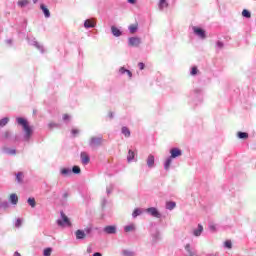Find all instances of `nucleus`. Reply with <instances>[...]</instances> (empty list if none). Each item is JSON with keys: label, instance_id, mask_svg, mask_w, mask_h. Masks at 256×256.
<instances>
[{"label": "nucleus", "instance_id": "obj_59", "mask_svg": "<svg viewBox=\"0 0 256 256\" xmlns=\"http://www.w3.org/2000/svg\"><path fill=\"white\" fill-rule=\"evenodd\" d=\"M93 256H103V254H101L100 252H96L93 254Z\"/></svg>", "mask_w": 256, "mask_h": 256}, {"label": "nucleus", "instance_id": "obj_55", "mask_svg": "<svg viewBox=\"0 0 256 256\" xmlns=\"http://www.w3.org/2000/svg\"><path fill=\"white\" fill-rule=\"evenodd\" d=\"M108 117H109L110 119H113V117H115V114H114L113 112H109V113H108Z\"/></svg>", "mask_w": 256, "mask_h": 256}, {"label": "nucleus", "instance_id": "obj_29", "mask_svg": "<svg viewBox=\"0 0 256 256\" xmlns=\"http://www.w3.org/2000/svg\"><path fill=\"white\" fill-rule=\"evenodd\" d=\"M158 7H159L160 11H163V9L169 7V3H167V0H160Z\"/></svg>", "mask_w": 256, "mask_h": 256}, {"label": "nucleus", "instance_id": "obj_2", "mask_svg": "<svg viewBox=\"0 0 256 256\" xmlns=\"http://www.w3.org/2000/svg\"><path fill=\"white\" fill-rule=\"evenodd\" d=\"M2 141H8V143H17L19 141V136L13 134V132L6 130L1 134Z\"/></svg>", "mask_w": 256, "mask_h": 256}, {"label": "nucleus", "instance_id": "obj_61", "mask_svg": "<svg viewBox=\"0 0 256 256\" xmlns=\"http://www.w3.org/2000/svg\"><path fill=\"white\" fill-rule=\"evenodd\" d=\"M14 256H21V253H19V252L16 251V252L14 253Z\"/></svg>", "mask_w": 256, "mask_h": 256}, {"label": "nucleus", "instance_id": "obj_56", "mask_svg": "<svg viewBox=\"0 0 256 256\" xmlns=\"http://www.w3.org/2000/svg\"><path fill=\"white\" fill-rule=\"evenodd\" d=\"M128 3H130V5H135V3H137V0H128Z\"/></svg>", "mask_w": 256, "mask_h": 256}, {"label": "nucleus", "instance_id": "obj_48", "mask_svg": "<svg viewBox=\"0 0 256 256\" xmlns=\"http://www.w3.org/2000/svg\"><path fill=\"white\" fill-rule=\"evenodd\" d=\"M122 254L123 256H133V252L129 250H123Z\"/></svg>", "mask_w": 256, "mask_h": 256}, {"label": "nucleus", "instance_id": "obj_26", "mask_svg": "<svg viewBox=\"0 0 256 256\" xmlns=\"http://www.w3.org/2000/svg\"><path fill=\"white\" fill-rule=\"evenodd\" d=\"M121 133L122 135H124V137H127V138L131 137V130H129L127 126H123L121 128Z\"/></svg>", "mask_w": 256, "mask_h": 256}, {"label": "nucleus", "instance_id": "obj_12", "mask_svg": "<svg viewBox=\"0 0 256 256\" xmlns=\"http://www.w3.org/2000/svg\"><path fill=\"white\" fill-rule=\"evenodd\" d=\"M2 153L4 155L15 156V155H17V149L10 148V147H7V146H3L2 147Z\"/></svg>", "mask_w": 256, "mask_h": 256}, {"label": "nucleus", "instance_id": "obj_27", "mask_svg": "<svg viewBox=\"0 0 256 256\" xmlns=\"http://www.w3.org/2000/svg\"><path fill=\"white\" fill-rule=\"evenodd\" d=\"M75 236H76V239L81 240V239H85L86 234H85V231L83 230H77L75 232Z\"/></svg>", "mask_w": 256, "mask_h": 256}, {"label": "nucleus", "instance_id": "obj_46", "mask_svg": "<svg viewBox=\"0 0 256 256\" xmlns=\"http://www.w3.org/2000/svg\"><path fill=\"white\" fill-rule=\"evenodd\" d=\"M185 250L187 251V253L189 254V255H193V251L191 250V245L190 244H187L186 246H185Z\"/></svg>", "mask_w": 256, "mask_h": 256}, {"label": "nucleus", "instance_id": "obj_15", "mask_svg": "<svg viewBox=\"0 0 256 256\" xmlns=\"http://www.w3.org/2000/svg\"><path fill=\"white\" fill-rule=\"evenodd\" d=\"M152 237V243L155 244L161 240V233L159 230H154V232L151 233Z\"/></svg>", "mask_w": 256, "mask_h": 256}, {"label": "nucleus", "instance_id": "obj_58", "mask_svg": "<svg viewBox=\"0 0 256 256\" xmlns=\"http://www.w3.org/2000/svg\"><path fill=\"white\" fill-rule=\"evenodd\" d=\"M106 204H107V199L104 198V199L102 200V207H105Z\"/></svg>", "mask_w": 256, "mask_h": 256}, {"label": "nucleus", "instance_id": "obj_1", "mask_svg": "<svg viewBox=\"0 0 256 256\" xmlns=\"http://www.w3.org/2000/svg\"><path fill=\"white\" fill-rule=\"evenodd\" d=\"M16 121L23 129V141H25V143H29V141H31V137H33V128L29 126V122L25 118L18 117L16 118Z\"/></svg>", "mask_w": 256, "mask_h": 256}, {"label": "nucleus", "instance_id": "obj_53", "mask_svg": "<svg viewBox=\"0 0 256 256\" xmlns=\"http://www.w3.org/2000/svg\"><path fill=\"white\" fill-rule=\"evenodd\" d=\"M91 231H93V229H91V228H86V229L84 230V233H87V234L89 235V233H91Z\"/></svg>", "mask_w": 256, "mask_h": 256}, {"label": "nucleus", "instance_id": "obj_19", "mask_svg": "<svg viewBox=\"0 0 256 256\" xmlns=\"http://www.w3.org/2000/svg\"><path fill=\"white\" fill-rule=\"evenodd\" d=\"M40 9L43 12L46 19H49V17H51V12L47 9V6H45V4H41Z\"/></svg>", "mask_w": 256, "mask_h": 256}, {"label": "nucleus", "instance_id": "obj_11", "mask_svg": "<svg viewBox=\"0 0 256 256\" xmlns=\"http://www.w3.org/2000/svg\"><path fill=\"white\" fill-rule=\"evenodd\" d=\"M169 153L172 159H177V157H181V155H183V151L177 147L171 148Z\"/></svg>", "mask_w": 256, "mask_h": 256}, {"label": "nucleus", "instance_id": "obj_49", "mask_svg": "<svg viewBox=\"0 0 256 256\" xmlns=\"http://www.w3.org/2000/svg\"><path fill=\"white\" fill-rule=\"evenodd\" d=\"M138 67H139L140 71H143V69H145V63L139 62Z\"/></svg>", "mask_w": 256, "mask_h": 256}, {"label": "nucleus", "instance_id": "obj_34", "mask_svg": "<svg viewBox=\"0 0 256 256\" xmlns=\"http://www.w3.org/2000/svg\"><path fill=\"white\" fill-rule=\"evenodd\" d=\"M124 231L126 233H131V231H135V225L133 224H130V225H127L124 227Z\"/></svg>", "mask_w": 256, "mask_h": 256}, {"label": "nucleus", "instance_id": "obj_33", "mask_svg": "<svg viewBox=\"0 0 256 256\" xmlns=\"http://www.w3.org/2000/svg\"><path fill=\"white\" fill-rule=\"evenodd\" d=\"M237 137L238 139H249V134L247 132H238Z\"/></svg>", "mask_w": 256, "mask_h": 256}, {"label": "nucleus", "instance_id": "obj_16", "mask_svg": "<svg viewBox=\"0 0 256 256\" xmlns=\"http://www.w3.org/2000/svg\"><path fill=\"white\" fill-rule=\"evenodd\" d=\"M80 159L83 165H88V163L91 161L89 154H87L86 152H81Z\"/></svg>", "mask_w": 256, "mask_h": 256}, {"label": "nucleus", "instance_id": "obj_13", "mask_svg": "<svg viewBox=\"0 0 256 256\" xmlns=\"http://www.w3.org/2000/svg\"><path fill=\"white\" fill-rule=\"evenodd\" d=\"M84 27L85 29H93L97 27V22H95V18L85 20Z\"/></svg>", "mask_w": 256, "mask_h": 256}, {"label": "nucleus", "instance_id": "obj_54", "mask_svg": "<svg viewBox=\"0 0 256 256\" xmlns=\"http://www.w3.org/2000/svg\"><path fill=\"white\" fill-rule=\"evenodd\" d=\"M87 253H93V247L88 246L87 247Z\"/></svg>", "mask_w": 256, "mask_h": 256}, {"label": "nucleus", "instance_id": "obj_37", "mask_svg": "<svg viewBox=\"0 0 256 256\" xmlns=\"http://www.w3.org/2000/svg\"><path fill=\"white\" fill-rule=\"evenodd\" d=\"M224 247L225 249H233V242H231V240H226L224 242Z\"/></svg>", "mask_w": 256, "mask_h": 256}, {"label": "nucleus", "instance_id": "obj_62", "mask_svg": "<svg viewBox=\"0 0 256 256\" xmlns=\"http://www.w3.org/2000/svg\"><path fill=\"white\" fill-rule=\"evenodd\" d=\"M38 0H33V3H37Z\"/></svg>", "mask_w": 256, "mask_h": 256}, {"label": "nucleus", "instance_id": "obj_57", "mask_svg": "<svg viewBox=\"0 0 256 256\" xmlns=\"http://www.w3.org/2000/svg\"><path fill=\"white\" fill-rule=\"evenodd\" d=\"M111 191H112V189L111 188H106V193H107V195H111Z\"/></svg>", "mask_w": 256, "mask_h": 256}, {"label": "nucleus", "instance_id": "obj_36", "mask_svg": "<svg viewBox=\"0 0 256 256\" xmlns=\"http://www.w3.org/2000/svg\"><path fill=\"white\" fill-rule=\"evenodd\" d=\"M51 253H53V248L51 247L45 248L43 251V256H51Z\"/></svg>", "mask_w": 256, "mask_h": 256}, {"label": "nucleus", "instance_id": "obj_24", "mask_svg": "<svg viewBox=\"0 0 256 256\" xmlns=\"http://www.w3.org/2000/svg\"><path fill=\"white\" fill-rule=\"evenodd\" d=\"M135 161V152L133 150L128 151L127 162L133 163Z\"/></svg>", "mask_w": 256, "mask_h": 256}, {"label": "nucleus", "instance_id": "obj_30", "mask_svg": "<svg viewBox=\"0 0 256 256\" xmlns=\"http://www.w3.org/2000/svg\"><path fill=\"white\" fill-rule=\"evenodd\" d=\"M199 73H201L199 71V68H197V66H193L191 69H190V75L191 77H197V75H199Z\"/></svg>", "mask_w": 256, "mask_h": 256}, {"label": "nucleus", "instance_id": "obj_41", "mask_svg": "<svg viewBox=\"0 0 256 256\" xmlns=\"http://www.w3.org/2000/svg\"><path fill=\"white\" fill-rule=\"evenodd\" d=\"M7 123H9V118L8 117L2 118L0 120V127H5V125H7Z\"/></svg>", "mask_w": 256, "mask_h": 256}, {"label": "nucleus", "instance_id": "obj_23", "mask_svg": "<svg viewBox=\"0 0 256 256\" xmlns=\"http://www.w3.org/2000/svg\"><path fill=\"white\" fill-rule=\"evenodd\" d=\"M72 171L71 168H61L60 169V175H62V177H69V175H71Z\"/></svg>", "mask_w": 256, "mask_h": 256}, {"label": "nucleus", "instance_id": "obj_10", "mask_svg": "<svg viewBox=\"0 0 256 256\" xmlns=\"http://www.w3.org/2000/svg\"><path fill=\"white\" fill-rule=\"evenodd\" d=\"M129 47H139L141 45V38L139 37H130L128 38Z\"/></svg>", "mask_w": 256, "mask_h": 256}, {"label": "nucleus", "instance_id": "obj_22", "mask_svg": "<svg viewBox=\"0 0 256 256\" xmlns=\"http://www.w3.org/2000/svg\"><path fill=\"white\" fill-rule=\"evenodd\" d=\"M171 163H173V158L171 156H169L165 162H164V169L165 171H169L170 167H171Z\"/></svg>", "mask_w": 256, "mask_h": 256}, {"label": "nucleus", "instance_id": "obj_32", "mask_svg": "<svg viewBox=\"0 0 256 256\" xmlns=\"http://www.w3.org/2000/svg\"><path fill=\"white\" fill-rule=\"evenodd\" d=\"M223 47H225V43H223L222 41L218 40L215 44V49L216 51H221V49H223Z\"/></svg>", "mask_w": 256, "mask_h": 256}, {"label": "nucleus", "instance_id": "obj_18", "mask_svg": "<svg viewBox=\"0 0 256 256\" xmlns=\"http://www.w3.org/2000/svg\"><path fill=\"white\" fill-rule=\"evenodd\" d=\"M111 33L114 37H121L123 32L116 26H111Z\"/></svg>", "mask_w": 256, "mask_h": 256}, {"label": "nucleus", "instance_id": "obj_42", "mask_svg": "<svg viewBox=\"0 0 256 256\" xmlns=\"http://www.w3.org/2000/svg\"><path fill=\"white\" fill-rule=\"evenodd\" d=\"M14 225H15L16 229H19L21 227V225H23V220H21V218H17Z\"/></svg>", "mask_w": 256, "mask_h": 256}, {"label": "nucleus", "instance_id": "obj_52", "mask_svg": "<svg viewBox=\"0 0 256 256\" xmlns=\"http://www.w3.org/2000/svg\"><path fill=\"white\" fill-rule=\"evenodd\" d=\"M64 201H67V198L69 197V193L65 192L63 195H62Z\"/></svg>", "mask_w": 256, "mask_h": 256}, {"label": "nucleus", "instance_id": "obj_38", "mask_svg": "<svg viewBox=\"0 0 256 256\" xmlns=\"http://www.w3.org/2000/svg\"><path fill=\"white\" fill-rule=\"evenodd\" d=\"M71 171L74 175H79V173H81V168L79 166H73Z\"/></svg>", "mask_w": 256, "mask_h": 256}, {"label": "nucleus", "instance_id": "obj_44", "mask_svg": "<svg viewBox=\"0 0 256 256\" xmlns=\"http://www.w3.org/2000/svg\"><path fill=\"white\" fill-rule=\"evenodd\" d=\"M130 33H137V25L129 26Z\"/></svg>", "mask_w": 256, "mask_h": 256}, {"label": "nucleus", "instance_id": "obj_40", "mask_svg": "<svg viewBox=\"0 0 256 256\" xmlns=\"http://www.w3.org/2000/svg\"><path fill=\"white\" fill-rule=\"evenodd\" d=\"M242 15L246 18V19H251V12H249V10L244 9L242 11Z\"/></svg>", "mask_w": 256, "mask_h": 256}, {"label": "nucleus", "instance_id": "obj_31", "mask_svg": "<svg viewBox=\"0 0 256 256\" xmlns=\"http://www.w3.org/2000/svg\"><path fill=\"white\" fill-rule=\"evenodd\" d=\"M175 207H177V203L173 201L166 202V209H168V211H173Z\"/></svg>", "mask_w": 256, "mask_h": 256}, {"label": "nucleus", "instance_id": "obj_28", "mask_svg": "<svg viewBox=\"0 0 256 256\" xmlns=\"http://www.w3.org/2000/svg\"><path fill=\"white\" fill-rule=\"evenodd\" d=\"M139 215H143V209H141V208L134 209V211L132 213L133 219H137V217H139Z\"/></svg>", "mask_w": 256, "mask_h": 256}, {"label": "nucleus", "instance_id": "obj_21", "mask_svg": "<svg viewBox=\"0 0 256 256\" xmlns=\"http://www.w3.org/2000/svg\"><path fill=\"white\" fill-rule=\"evenodd\" d=\"M201 233H203V225L198 224V227L193 230L194 237H201Z\"/></svg>", "mask_w": 256, "mask_h": 256}, {"label": "nucleus", "instance_id": "obj_7", "mask_svg": "<svg viewBox=\"0 0 256 256\" xmlns=\"http://www.w3.org/2000/svg\"><path fill=\"white\" fill-rule=\"evenodd\" d=\"M27 41H28L29 45H32L33 47L38 49V51H40V53H45V48H43V45H41L39 42H37V39H35L34 37H28Z\"/></svg>", "mask_w": 256, "mask_h": 256}, {"label": "nucleus", "instance_id": "obj_8", "mask_svg": "<svg viewBox=\"0 0 256 256\" xmlns=\"http://www.w3.org/2000/svg\"><path fill=\"white\" fill-rule=\"evenodd\" d=\"M145 211L146 213H148V215H151V217H155L156 219H161V217H163V215H161V212H159V210L155 207H150Z\"/></svg>", "mask_w": 256, "mask_h": 256}, {"label": "nucleus", "instance_id": "obj_20", "mask_svg": "<svg viewBox=\"0 0 256 256\" xmlns=\"http://www.w3.org/2000/svg\"><path fill=\"white\" fill-rule=\"evenodd\" d=\"M119 74L120 75H125L126 74V75H128L129 79H131V77H133V73L130 72V70L126 69L125 67H120Z\"/></svg>", "mask_w": 256, "mask_h": 256}, {"label": "nucleus", "instance_id": "obj_39", "mask_svg": "<svg viewBox=\"0 0 256 256\" xmlns=\"http://www.w3.org/2000/svg\"><path fill=\"white\" fill-rule=\"evenodd\" d=\"M0 209H9V203L7 201H0Z\"/></svg>", "mask_w": 256, "mask_h": 256}, {"label": "nucleus", "instance_id": "obj_60", "mask_svg": "<svg viewBox=\"0 0 256 256\" xmlns=\"http://www.w3.org/2000/svg\"><path fill=\"white\" fill-rule=\"evenodd\" d=\"M6 43H8L9 45H11V43H13V41L11 39L6 40Z\"/></svg>", "mask_w": 256, "mask_h": 256}, {"label": "nucleus", "instance_id": "obj_45", "mask_svg": "<svg viewBox=\"0 0 256 256\" xmlns=\"http://www.w3.org/2000/svg\"><path fill=\"white\" fill-rule=\"evenodd\" d=\"M48 127H49V129H55V128L59 127V124H57L55 122H50L48 124Z\"/></svg>", "mask_w": 256, "mask_h": 256}, {"label": "nucleus", "instance_id": "obj_14", "mask_svg": "<svg viewBox=\"0 0 256 256\" xmlns=\"http://www.w3.org/2000/svg\"><path fill=\"white\" fill-rule=\"evenodd\" d=\"M146 165L148 169H153L155 167V156L153 154L148 155Z\"/></svg>", "mask_w": 256, "mask_h": 256}, {"label": "nucleus", "instance_id": "obj_50", "mask_svg": "<svg viewBox=\"0 0 256 256\" xmlns=\"http://www.w3.org/2000/svg\"><path fill=\"white\" fill-rule=\"evenodd\" d=\"M71 133H72L73 137H75L76 135H79V129H72Z\"/></svg>", "mask_w": 256, "mask_h": 256}, {"label": "nucleus", "instance_id": "obj_17", "mask_svg": "<svg viewBox=\"0 0 256 256\" xmlns=\"http://www.w3.org/2000/svg\"><path fill=\"white\" fill-rule=\"evenodd\" d=\"M15 180L18 183V185H23V181L25 179V174L23 172H18L15 174Z\"/></svg>", "mask_w": 256, "mask_h": 256}, {"label": "nucleus", "instance_id": "obj_5", "mask_svg": "<svg viewBox=\"0 0 256 256\" xmlns=\"http://www.w3.org/2000/svg\"><path fill=\"white\" fill-rule=\"evenodd\" d=\"M61 219L57 220V225L59 227H71V220H69V217L65 215L63 211L60 212Z\"/></svg>", "mask_w": 256, "mask_h": 256}, {"label": "nucleus", "instance_id": "obj_35", "mask_svg": "<svg viewBox=\"0 0 256 256\" xmlns=\"http://www.w3.org/2000/svg\"><path fill=\"white\" fill-rule=\"evenodd\" d=\"M17 4H18V7H21V8L27 7V5H29V0H19Z\"/></svg>", "mask_w": 256, "mask_h": 256}, {"label": "nucleus", "instance_id": "obj_6", "mask_svg": "<svg viewBox=\"0 0 256 256\" xmlns=\"http://www.w3.org/2000/svg\"><path fill=\"white\" fill-rule=\"evenodd\" d=\"M192 31L194 35H196V37H198L199 39H207V33L203 28L198 26H193Z\"/></svg>", "mask_w": 256, "mask_h": 256}, {"label": "nucleus", "instance_id": "obj_51", "mask_svg": "<svg viewBox=\"0 0 256 256\" xmlns=\"http://www.w3.org/2000/svg\"><path fill=\"white\" fill-rule=\"evenodd\" d=\"M209 229H210V231H216V230H217V225H215V224H210V225H209Z\"/></svg>", "mask_w": 256, "mask_h": 256}, {"label": "nucleus", "instance_id": "obj_9", "mask_svg": "<svg viewBox=\"0 0 256 256\" xmlns=\"http://www.w3.org/2000/svg\"><path fill=\"white\" fill-rule=\"evenodd\" d=\"M103 233H105L106 235H115L117 234V226L108 225L103 228Z\"/></svg>", "mask_w": 256, "mask_h": 256}, {"label": "nucleus", "instance_id": "obj_47", "mask_svg": "<svg viewBox=\"0 0 256 256\" xmlns=\"http://www.w3.org/2000/svg\"><path fill=\"white\" fill-rule=\"evenodd\" d=\"M63 121L66 123H69V121H71V116H69V114H64Z\"/></svg>", "mask_w": 256, "mask_h": 256}, {"label": "nucleus", "instance_id": "obj_4", "mask_svg": "<svg viewBox=\"0 0 256 256\" xmlns=\"http://www.w3.org/2000/svg\"><path fill=\"white\" fill-rule=\"evenodd\" d=\"M88 145L91 149H97V147H101L103 145V136H92L88 141Z\"/></svg>", "mask_w": 256, "mask_h": 256}, {"label": "nucleus", "instance_id": "obj_25", "mask_svg": "<svg viewBox=\"0 0 256 256\" xmlns=\"http://www.w3.org/2000/svg\"><path fill=\"white\" fill-rule=\"evenodd\" d=\"M9 201L12 205H17V203H19V197L17 196V194H11Z\"/></svg>", "mask_w": 256, "mask_h": 256}, {"label": "nucleus", "instance_id": "obj_3", "mask_svg": "<svg viewBox=\"0 0 256 256\" xmlns=\"http://www.w3.org/2000/svg\"><path fill=\"white\" fill-rule=\"evenodd\" d=\"M190 99H193V101L196 103H201L203 101V89L202 88H195L190 93Z\"/></svg>", "mask_w": 256, "mask_h": 256}, {"label": "nucleus", "instance_id": "obj_43", "mask_svg": "<svg viewBox=\"0 0 256 256\" xmlns=\"http://www.w3.org/2000/svg\"><path fill=\"white\" fill-rule=\"evenodd\" d=\"M27 203L28 205H30V207L35 208V205H36L35 198H28Z\"/></svg>", "mask_w": 256, "mask_h": 256}]
</instances>
